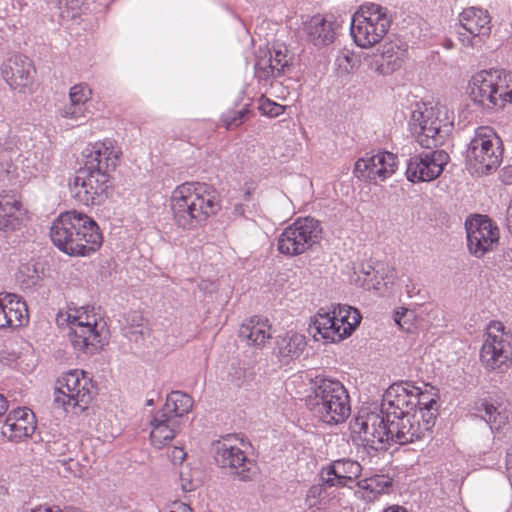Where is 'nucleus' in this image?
<instances>
[{
  "instance_id": "1a4fd4ad",
  "label": "nucleus",
  "mask_w": 512,
  "mask_h": 512,
  "mask_svg": "<svg viewBox=\"0 0 512 512\" xmlns=\"http://www.w3.org/2000/svg\"><path fill=\"white\" fill-rule=\"evenodd\" d=\"M111 176L109 173L82 167L76 171L69 182L71 197L85 206L103 204L111 193Z\"/></svg>"
},
{
  "instance_id": "09e8293b",
  "label": "nucleus",
  "mask_w": 512,
  "mask_h": 512,
  "mask_svg": "<svg viewBox=\"0 0 512 512\" xmlns=\"http://www.w3.org/2000/svg\"><path fill=\"white\" fill-rule=\"evenodd\" d=\"M247 110L242 109L238 111H234L228 115L223 117V122L227 129H232L238 127L242 123V119L246 114Z\"/></svg>"
},
{
  "instance_id": "052dcab7",
  "label": "nucleus",
  "mask_w": 512,
  "mask_h": 512,
  "mask_svg": "<svg viewBox=\"0 0 512 512\" xmlns=\"http://www.w3.org/2000/svg\"><path fill=\"white\" fill-rule=\"evenodd\" d=\"M147 405H153V400H149V401L147 402Z\"/></svg>"
},
{
  "instance_id": "680f3d73",
  "label": "nucleus",
  "mask_w": 512,
  "mask_h": 512,
  "mask_svg": "<svg viewBox=\"0 0 512 512\" xmlns=\"http://www.w3.org/2000/svg\"><path fill=\"white\" fill-rule=\"evenodd\" d=\"M451 47H452V43L451 42L447 43V48H451Z\"/></svg>"
},
{
  "instance_id": "9d476101",
  "label": "nucleus",
  "mask_w": 512,
  "mask_h": 512,
  "mask_svg": "<svg viewBox=\"0 0 512 512\" xmlns=\"http://www.w3.org/2000/svg\"><path fill=\"white\" fill-rule=\"evenodd\" d=\"M97 391L93 381L83 370L74 369L57 380L55 402L63 407H79L81 410L92 402Z\"/></svg>"
},
{
  "instance_id": "20e7f679",
  "label": "nucleus",
  "mask_w": 512,
  "mask_h": 512,
  "mask_svg": "<svg viewBox=\"0 0 512 512\" xmlns=\"http://www.w3.org/2000/svg\"><path fill=\"white\" fill-rule=\"evenodd\" d=\"M58 325H67L68 337L75 350L95 354L105 345L108 331L104 323H98L95 315L85 307H69L56 316Z\"/></svg>"
},
{
  "instance_id": "c9c22d12",
  "label": "nucleus",
  "mask_w": 512,
  "mask_h": 512,
  "mask_svg": "<svg viewBox=\"0 0 512 512\" xmlns=\"http://www.w3.org/2000/svg\"><path fill=\"white\" fill-rule=\"evenodd\" d=\"M192 406L193 400L189 395L173 391L167 396L166 403L160 412L182 425L183 416L191 410Z\"/></svg>"
},
{
  "instance_id": "72a5a7b5",
  "label": "nucleus",
  "mask_w": 512,
  "mask_h": 512,
  "mask_svg": "<svg viewBox=\"0 0 512 512\" xmlns=\"http://www.w3.org/2000/svg\"><path fill=\"white\" fill-rule=\"evenodd\" d=\"M181 429V424L160 411L151 421L150 441L155 448H162L169 443Z\"/></svg>"
},
{
  "instance_id": "37998d69",
  "label": "nucleus",
  "mask_w": 512,
  "mask_h": 512,
  "mask_svg": "<svg viewBox=\"0 0 512 512\" xmlns=\"http://www.w3.org/2000/svg\"><path fill=\"white\" fill-rule=\"evenodd\" d=\"M361 481L366 485V489L372 490L379 495L384 493L385 490L391 486V481L383 475H375Z\"/></svg>"
},
{
  "instance_id": "f3484780",
  "label": "nucleus",
  "mask_w": 512,
  "mask_h": 512,
  "mask_svg": "<svg viewBox=\"0 0 512 512\" xmlns=\"http://www.w3.org/2000/svg\"><path fill=\"white\" fill-rule=\"evenodd\" d=\"M467 247L471 255L482 258L496 249L499 243V229L485 215H474L465 222Z\"/></svg>"
},
{
  "instance_id": "473e14b6",
  "label": "nucleus",
  "mask_w": 512,
  "mask_h": 512,
  "mask_svg": "<svg viewBox=\"0 0 512 512\" xmlns=\"http://www.w3.org/2000/svg\"><path fill=\"white\" fill-rule=\"evenodd\" d=\"M303 31L307 40L315 46L331 44L335 39V23L321 15H315L306 21Z\"/></svg>"
},
{
  "instance_id": "3c124183",
  "label": "nucleus",
  "mask_w": 512,
  "mask_h": 512,
  "mask_svg": "<svg viewBox=\"0 0 512 512\" xmlns=\"http://www.w3.org/2000/svg\"><path fill=\"white\" fill-rule=\"evenodd\" d=\"M168 457L174 464H182L186 458V452L181 447H173L168 454Z\"/></svg>"
},
{
  "instance_id": "6e6d98bb",
  "label": "nucleus",
  "mask_w": 512,
  "mask_h": 512,
  "mask_svg": "<svg viewBox=\"0 0 512 512\" xmlns=\"http://www.w3.org/2000/svg\"><path fill=\"white\" fill-rule=\"evenodd\" d=\"M7 409H8L7 400L4 398L3 395L0 394V417L6 412Z\"/></svg>"
},
{
  "instance_id": "8fccbe9b",
  "label": "nucleus",
  "mask_w": 512,
  "mask_h": 512,
  "mask_svg": "<svg viewBox=\"0 0 512 512\" xmlns=\"http://www.w3.org/2000/svg\"><path fill=\"white\" fill-rule=\"evenodd\" d=\"M324 487H328L322 481L319 485L312 486L307 493V501L309 506H315L317 504V498L323 493Z\"/></svg>"
},
{
  "instance_id": "9b49d317",
  "label": "nucleus",
  "mask_w": 512,
  "mask_h": 512,
  "mask_svg": "<svg viewBox=\"0 0 512 512\" xmlns=\"http://www.w3.org/2000/svg\"><path fill=\"white\" fill-rule=\"evenodd\" d=\"M435 420L436 408L427 407H420L398 418H387L386 421L390 423L391 442L404 445L420 440L432 429Z\"/></svg>"
},
{
  "instance_id": "0eeeda50",
  "label": "nucleus",
  "mask_w": 512,
  "mask_h": 512,
  "mask_svg": "<svg viewBox=\"0 0 512 512\" xmlns=\"http://www.w3.org/2000/svg\"><path fill=\"white\" fill-rule=\"evenodd\" d=\"M444 114L442 107L424 102H417L413 106L409 125L417 142L423 148L437 147L448 136L452 122L447 117L442 118L441 116Z\"/></svg>"
},
{
  "instance_id": "49530a36",
  "label": "nucleus",
  "mask_w": 512,
  "mask_h": 512,
  "mask_svg": "<svg viewBox=\"0 0 512 512\" xmlns=\"http://www.w3.org/2000/svg\"><path fill=\"white\" fill-rule=\"evenodd\" d=\"M356 486L357 489L354 491L355 497L365 501L366 503L375 501L379 496L376 492L366 489V485L362 481H357Z\"/></svg>"
},
{
  "instance_id": "a19ab883",
  "label": "nucleus",
  "mask_w": 512,
  "mask_h": 512,
  "mask_svg": "<svg viewBox=\"0 0 512 512\" xmlns=\"http://www.w3.org/2000/svg\"><path fill=\"white\" fill-rule=\"evenodd\" d=\"M86 0H56V5L60 10L62 18H75L79 15V10Z\"/></svg>"
},
{
  "instance_id": "39448f33",
  "label": "nucleus",
  "mask_w": 512,
  "mask_h": 512,
  "mask_svg": "<svg viewBox=\"0 0 512 512\" xmlns=\"http://www.w3.org/2000/svg\"><path fill=\"white\" fill-rule=\"evenodd\" d=\"M469 96L486 111H498L512 103V72L483 70L472 76Z\"/></svg>"
},
{
  "instance_id": "c756f323",
  "label": "nucleus",
  "mask_w": 512,
  "mask_h": 512,
  "mask_svg": "<svg viewBox=\"0 0 512 512\" xmlns=\"http://www.w3.org/2000/svg\"><path fill=\"white\" fill-rule=\"evenodd\" d=\"M238 336L247 346L262 348L272 337L271 325L267 319L253 316L242 322Z\"/></svg>"
},
{
  "instance_id": "423d86ee",
  "label": "nucleus",
  "mask_w": 512,
  "mask_h": 512,
  "mask_svg": "<svg viewBox=\"0 0 512 512\" xmlns=\"http://www.w3.org/2000/svg\"><path fill=\"white\" fill-rule=\"evenodd\" d=\"M503 151L502 140L491 127H478L466 150L467 169L473 175H488L500 166Z\"/></svg>"
},
{
  "instance_id": "393cba45",
  "label": "nucleus",
  "mask_w": 512,
  "mask_h": 512,
  "mask_svg": "<svg viewBox=\"0 0 512 512\" xmlns=\"http://www.w3.org/2000/svg\"><path fill=\"white\" fill-rule=\"evenodd\" d=\"M361 465L353 460H337L324 467L320 480L328 487H350L361 474Z\"/></svg>"
},
{
  "instance_id": "6ab92c4d",
  "label": "nucleus",
  "mask_w": 512,
  "mask_h": 512,
  "mask_svg": "<svg viewBox=\"0 0 512 512\" xmlns=\"http://www.w3.org/2000/svg\"><path fill=\"white\" fill-rule=\"evenodd\" d=\"M347 311V321L344 323V328L342 327L340 330V328L336 327L335 323L329 318V312L324 309H320V311L311 320L309 333L316 341L324 340L331 343L339 342L345 337L350 336L354 329L359 325L361 315L359 311L353 307Z\"/></svg>"
},
{
  "instance_id": "412c9836",
  "label": "nucleus",
  "mask_w": 512,
  "mask_h": 512,
  "mask_svg": "<svg viewBox=\"0 0 512 512\" xmlns=\"http://www.w3.org/2000/svg\"><path fill=\"white\" fill-rule=\"evenodd\" d=\"M397 157L387 151L378 152L372 156H365L356 161L354 175L377 183L384 181L395 173Z\"/></svg>"
},
{
  "instance_id": "a18cd8bd",
  "label": "nucleus",
  "mask_w": 512,
  "mask_h": 512,
  "mask_svg": "<svg viewBox=\"0 0 512 512\" xmlns=\"http://www.w3.org/2000/svg\"><path fill=\"white\" fill-rule=\"evenodd\" d=\"M351 306L348 305H340L337 304L333 306V310L329 312V318L335 323L336 327H339L340 330L342 327L344 328V323L347 321L348 311Z\"/></svg>"
},
{
  "instance_id": "c85d7f7f",
  "label": "nucleus",
  "mask_w": 512,
  "mask_h": 512,
  "mask_svg": "<svg viewBox=\"0 0 512 512\" xmlns=\"http://www.w3.org/2000/svg\"><path fill=\"white\" fill-rule=\"evenodd\" d=\"M28 321L26 303L15 294H0V329L17 328Z\"/></svg>"
},
{
  "instance_id": "aec40b11",
  "label": "nucleus",
  "mask_w": 512,
  "mask_h": 512,
  "mask_svg": "<svg viewBox=\"0 0 512 512\" xmlns=\"http://www.w3.org/2000/svg\"><path fill=\"white\" fill-rule=\"evenodd\" d=\"M449 159L443 150L415 154L407 163L406 177L413 183L430 182L440 176Z\"/></svg>"
},
{
  "instance_id": "2eb2a0df",
  "label": "nucleus",
  "mask_w": 512,
  "mask_h": 512,
  "mask_svg": "<svg viewBox=\"0 0 512 512\" xmlns=\"http://www.w3.org/2000/svg\"><path fill=\"white\" fill-rule=\"evenodd\" d=\"M321 232L318 220L311 217L297 219L279 236L278 250L288 256L300 255L319 241Z\"/></svg>"
},
{
  "instance_id": "864d4df0",
  "label": "nucleus",
  "mask_w": 512,
  "mask_h": 512,
  "mask_svg": "<svg viewBox=\"0 0 512 512\" xmlns=\"http://www.w3.org/2000/svg\"><path fill=\"white\" fill-rule=\"evenodd\" d=\"M26 512H62L60 509L56 508H50L45 506H39L34 509L27 510Z\"/></svg>"
},
{
  "instance_id": "bb28decb",
  "label": "nucleus",
  "mask_w": 512,
  "mask_h": 512,
  "mask_svg": "<svg viewBox=\"0 0 512 512\" xmlns=\"http://www.w3.org/2000/svg\"><path fill=\"white\" fill-rule=\"evenodd\" d=\"M37 158V152H35L34 155H29L21 159V167L13 163L7 164V167L4 168L3 175H5L8 180H17L21 183L36 177L38 174L46 173L50 161V152L48 150L42 151L39 161Z\"/></svg>"
},
{
  "instance_id": "f8f14e48",
  "label": "nucleus",
  "mask_w": 512,
  "mask_h": 512,
  "mask_svg": "<svg viewBox=\"0 0 512 512\" xmlns=\"http://www.w3.org/2000/svg\"><path fill=\"white\" fill-rule=\"evenodd\" d=\"M480 360L489 371L504 372L512 362L510 336L505 333L501 322H492L485 334L480 351Z\"/></svg>"
},
{
  "instance_id": "6e6552de",
  "label": "nucleus",
  "mask_w": 512,
  "mask_h": 512,
  "mask_svg": "<svg viewBox=\"0 0 512 512\" xmlns=\"http://www.w3.org/2000/svg\"><path fill=\"white\" fill-rule=\"evenodd\" d=\"M391 21L387 8L374 3L363 4L352 16L351 35L358 46L371 47L383 39Z\"/></svg>"
},
{
  "instance_id": "4c0bfd02",
  "label": "nucleus",
  "mask_w": 512,
  "mask_h": 512,
  "mask_svg": "<svg viewBox=\"0 0 512 512\" xmlns=\"http://www.w3.org/2000/svg\"><path fill=\"white\" fill-rule=\"evenodd\" d=\"M179 481L182 491H194L202 484L201 472L198 469H192L188 465L182 466L179 471Z\"/></svg>"
},
{
  "instance_id": "79ce46f5",
  "label": "nucleus",
  "mask_w": 512,
  "mask_h": 512,
  "mask_svg": "<svg viewBox=\"0 0 512 512\" xmlns=\"http://www.w3.org/2000/svg\"><path fill=\"white\" fill-rule=\"evenodd\" d=\"M92 90L86 84H76L70 88V102L84 105L91 99Z\"/></svg>"
},
{
  "instance_id": "f257e3e1",
  "label": "nucleus",
  "mask_w": 512,
  "mask_h": 512,
  "mask_svg": "<svg viewBox=\"0 0 512 512\" xmlns=\"http://www.w3.org/2000/svg\"><path fill=\"white\" fill-rule=\"evenodd\" d=\"M170 207L175 224L182 229L193 230L205 224L221 206L213 186L190 182L178 186L172 192Z\"/></svg>"
},
{
  "instance_id": "e2e57ef3",
  "label": "nucleus",
  "mask_w": 512,
  "mask_h": 512,
  "mask_svg": "<svg viewBox=\"0 0 512 512\" xmlns=\"http://www.w3.org/2000/svg\"><path fill=\"white\" fill-rule=\"evenodd\" d=\"M170 512H175V510H171Z\"/></svg>"
},
{
  "instance_id": "bf43d9fd",
  "label": "nucleus",
  "mask_w": 512,
  "mask_h": 512,
  "mask_svg": "<svg viewBox=\"0 0 512 512\" xmlns=\"http://www.w3.org/2000/svg\"><path fill=\"white\" fill-rule=\"evenodd\" d=\"M432 399H433V398H428V396H427L425 393H423V392L421 391V400H422V401H424V402H428V401H430V400H432Z\"/></svg>"
},
{
  "instance_id": "f03ea898",
  "label": "nucleus",
  "mask_w": 512,
  "mask_h": 512,
  "mask_svg": "<svg viewBox=\"0 0 512 512\" xmlns=\"http://www.w3.org/2000/svg\"><path fill=\"white\" fill-rule=\"evenodd\" d=\"M50 237L55 246L70 256H88L103 242L97 223L76 211L62 213L53 222Z\"/></svg>"
},
{
  "instance_id": "ea45409f",
  "label": "nucleus",
  "mask_w": 512,
  "mask_h": 512,
  "mask_svg": "<svg viewBox=\"0 0 512 512\" xmlns=\"http://www.w3.org/2000/svg\"><path fill=\"white\" fill-rule=\"evenodd\" d=\"M87 112L86 106L69 102L60 109L59 114L62 118L72 120L80 125L87 119Z\"/></svg>"
},
{
  "instance_id": "de8ad7c7",
  "label": "nucleus",
  "mask_w": 512,
  "mask_h": 512,
  "mask_svg": "<svg viewBox=\"0 0 512 512\" xmlns=\"http://www.w3.org/2000/svg\"><path fill=\"white\" fill-rule=\"evenodd\" d=\"M260 110L263 114L269 115L271 117L279 116L284 111V106L277 104L275 102H272L269 99H265L260 104Z\"/></svg>"
},
{
  "instance_id": "2f4dec72",
  "label": "nucleus",
  "mask_w": 512,
  "mask_h": 512,
  "mask_svg": "<svg viewBox=\"0 0 512 512\" xmlns=\"http://www.w3.org/2000/svg\"><path fill=\"white\" fill-rule=\"evenodd\" d=\"M365 62L370 70L381 75H387L401 68L403 59L399 49H395L393 45H388L383 47L382 52L367 54Z\"/></svg>"
},
{
  "instance_id": "dca6fc26",
  "label": "nucleus",
  "mask_w": 512,
  "mask_h": 512,
  "mask_svg": "<svg viewBox=\"0 0 512 512\" xmlns=\"http://www.w3.org/2000/svg\"><path fill=\"white\" fill-rule=\"evenodd\" d=\"M242 445V441L234 435H227L212 444L216 463L221 468L229 469L239 479L248 480L253 463L247 458Z\"/></svg>"
},
{
  "instance_id": "a211bd4d",
  "label": "nucleus",
  "mask_w": 512,
  "mask_h": 512,
  "mask_svg": "<svg viewBox=\"0 0 512 512\" xmlns=\"http://www.w3.org/2000/svg\"><path fill=\"white\" fill-rule=\"evenodd\" d=\"M490 16L482 8L469 7L459 15L458 40L463 47H480L483 38L490 34Z\"/></svg>"
},
{
  "instance_id": "5fc2aeb1",
  "label": "nucleus",
  "mask_w": 512,
  "mask_h": 512,
  "mask_svg": "<svg viewBox=\"0 0 512 512\" xmlns=\"http://www.w3.org/2000/svg\"><path fill=\"white\" fill-rule=\"evenodd\" d=\"M502 177L506 183H512V166L507 167L503 170Z\"/></svg>"
},
{
  "instance_id": "7ed1b4c3",
  "label": "nucleus",
  "mask_w": 512,
  "mask_h": 512,
  "mask_svg": "<svg viewBox=\"0 0 512 512\" xmlns=\"http://www.w3.org/2000/svg\"><path fill=\"white\" fill-rule=\"evenodd\" d=\"M307 407L327 424L343 423L351 413L350 399L344 385L335 379L316 377L311 382Z\"/></svg>"
},
{
  "instance_id": "c03bdc74",
  "label": "nucleus",
  "mask_w": 512,
  "mask_h": 512,
  "mask_svg": "<svg viewBox=\"0 0 512 512\" xmlns=\"http://www.w3.org/2000/svg\"><path fill=\"white\" fill-rule=\"evenodd\" d=\"M336 65L342 73H350L356 66V59L353 53L342 51L336 58Z\"/></svg>"
},
{
  "instance_id": "a878e982",
  "label": "nucleus",
  "mask_w": 512,
  "mask_h": 512,
  "mask_svg": "<svg viewBox=\"0 0 512 512\" xmlns=\"http://www.w3.org/2000/svg\"><path fill=\"white\" fill-rule=\"evenodd\" d=\"M26 213L22 201L15 195L0 196V234L7 237L19 231Z\"/></svg>"
},
{
  "instance_id": "f704fd0d",
  "label": "nucleus",
  "mask_w": 512,
  "mask_h": 512,
  "mask_svg": "<svg viewBox=\"0 0 512 512\" xmlns=\"http://www.w3.org/2000/svg\"><path fill=\"white\" fill-rule=\"evenodd\" d=\"M306 347L305 337L298 333L288 332L276 339L275 355L281 362L298 358Z\"/></svg>"
},
{
  "instance_id": "603ef678",
  "label": "nucleus",
  "mask_w": 512,
  "mask_h": 512,
  "mask_svg": "<svg viewBox=\"0 0 512 512\" xmlns=\"http://www.w3.org/2000/svg\"><path fill=\"white\" fill-rule=\"evenodd\" d=\"M506 469L508 471V475L510 477V479L512 480V448H510L508 451H507V456H506Z\"/></svg>"
},
{
  "instance_id": "13d9d810",
  "label": "nucleus",
  "mask_w": 512,
  "mask_h": 512,
  "mask_svg": "<svg viewBox=\"0 0 512 512\" xmlns=\"http://www.w3.org/2000/svg\"><path fill=\"white\" fill-rule=\"evenodd\" d=\"M384 512H407L403 507L392 506L386 509Z\"/></svg>"
},
{
  "instance_id": "4468645a",
  "label": "nucleus",
  "mask_w": 512,
  "mask_h": 512,
  "mask_svg": "<svg viewBox=\"0 0 512 512\" xmlns=\"http://www.w3.org/2000/svg\"><path fill=\"white\" fill-rule=\"evenodd\" d=\"M386 414L382 410L369 411L361 409L351 424L353 433L358 434L365 447L375 451L387 449L391 443L390 423L386 421Z\"/></svg>"
},
{
  "instance_id": "e433bc0d",
  "label": "nucleus",
  "mask_w": 512,
  "mask_h": 512,
  "mask_svg": "<svg viewBox=\"0 0 512 512\" xmlns=\"http://www.w3.org/2000/svg\"><path fill=\"white\" fill-rule=\"evenodd\" d=\"M17 281L23 289H32L40 282V275L34 263L22 264L16 275Z\"/></svg>"
},
{
  "instance_id": "4be33fe9",
  "label": "nucleus",
  "mask_w": 512,
  "mask_h": 512,
  "mask_svg": "<svg viewBox=\"0 0 512 512\" xmlns=\"http://www.w3.org/2000/svg\"><path fill=\"white\" fill-rule=\"evenodd\" d=\"M3 78L14 90L26 93L34 83L35 68L31 60L21 54L9 57L1 68Z\"/></svg>"
},
{
  "instance_id": "58836bf2",
  "label": "nucleus",
  "mask_w": 512,
  "mask_h": 512,
  "mask_svg": "<svg viewBox=\"0 0 512 512\" xmlns=\"http://www.w3.org/2000/svg\"><path fill=\"white\" fill-rule=\"evenodd\" d=\"M2 127L9 131L5 137H0V165L2 172H4V168L7 167V164H11L7 158L8 155L18 147V138L16 135L10 133L7 124H2Z\"/></svg>"
},
{
  "instance_id": "7c9ffc66",
  "label": "nucleus",
  "mask_w": 512,
  "mask_h": 512,
  "mask_svg": "<svg viewBox=\"0 0 512 512\" xmlns=\"http://www.w3.org/2000/svg\"><path fill=\"white\" fill-rule=\"evenodd\" d=\"M35 428L34 414L27 408H18L7 416L2 426V434L10 439L19 440L31 436Z\"/></svg>"
},
{
  "instance_id": "4d7b16f0",
  "label": "nucleus",
  "mask_w": 512,
  "mask_h": 512,
  "mask_svg": "<svg viewBox=\"0 0 512 512\" xmlns=\"http://www.w3.org/2000/svg\"><path fill=\"white\" fill-rule=\"evenodd\" d=\"M408 310L405 309L401 314L399 312H396L395 314V322L402 328V329H405L404 326L401 324V319L403 316H405V314H407Z\"/></svg>"
},
{
  "instance_id": "b1692460",
  "label": "nucleus",
  "mask_w": 512,
  "mask_h": 512,
  "mask_svg": "<svg viewBox=\"0 0 512 512\" xmlns=\"http://www.w3.org/2000/svg\"><path fill=\"white\" fill-rule=\"evenodd\" d=\"M122 155L121 149L112 141L96 142L85 155L84 167L109 173L116 169Z\"/></svg>"
},
{
  "instance_id": "ddd939ff",
  "label": "nucleus",
  "mask_w": 512,
  "mask_h": 512,
  "mask_svg": "<svg viewBox=\"0 0 512 512\" xmlns=\"http://www.w3.org/2000/svg\"><path fill=\"white\" fill-rule=\"evenodd\" d=\"M436 400L428 402L421 400V389L411 382L393 383L383 396L382 412L387 418H398L404 414L412 413L420 407L435 408Z\"/></svg>"
},
{
  "instance_id": "cd10ccee",
  "label": "nucleus",
  "mask_w": 512,
  "mask_h": 512,
  "mask_svg": "<svg viewBox=\"0 0 512 512\" xmlns=\"http://www.w3.org/2000/svg\"><path fill=\"white\" fill-rule=\"evenodd\" d=\"M269 56L260 58L255 64L256 75L261 79L279 76L290 70L293 56L286 46H279L268 52Z\"/></svg>"
},
{
  "instance_id": "5701e85b",
  "label": "nucleus",
  "mask_w": 512,
  "mask_h": 512,
  "mask_svg": "<svg viewBox=\"0 0 512 512\" xmlns=\"http://www.w3.org/2000/svg\"><path fill=\"white\" fill-rule=\"evenodd\" d=\"M473 410L490 425L492 430L501 431L509 424L511 413L508 402L502 398H481L474 403Z\"/></svg>"
}]
</instances>
